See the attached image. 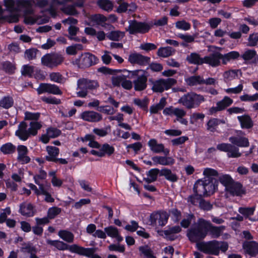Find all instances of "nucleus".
Wrapping results in <instances>:
<instances>
[{"label": "nucleus", "mask_w": 258, "mask_h": 258, "mask_svg": "<svg viewBox=\"0 0 258 258\" xmlns=\"http://www.w3.org/2000/svg\"><path fill=\"white\" fill-rule=\"evenodd\" d=\"M81 118L87 121L96 122L102 120V116L98 112L93 111H87L81 114Z\"/></svg>", "instance_id": "aec40b11"}, {"label": "nucleus", "mask_w": 258, "mask_h": 258, "mask_svg": "<svg viewBox=\"0 0 258 258\" xmlns=\"http://www.w3.org/2000/svg\"><path fill=\"white\" fill-rule=\"evenodd\" d=\"M34 72V67L29 65H24L21 71L23 76H31Z\"/></svg>", "instance_id": "774afa93"}, {"label": "nucleus", "mask_w": 258, "mask_h": 258, "mask_svg": "<svg viewBox=\"0 0 258 258\" xmlns=\"http://www.w3.org/2000/svg\"><path fill=\"white\" fill-rule=\"evenodd\" d=\"M152 160L154 165L160 164L167 166L172 165L174 163V160L171 157L156 156L153 157Z\"/></svg>", "instance_id": "b1692460"}, {"label": "nucleus", "mask_w": 258, "mask_h": 258, "mask_svg": "<svg viewBox=\"0 0 258 258\" xmlns=\"http://www.w3.org/2000/svg\"><path fill=\"white\" fill-rule=\"evenodd\" d=\"M166 104V98L164 97L162 98L158 103L153 105L150 107V112L151 114H156L158 112L159 110H161L164 108Z\"/></svg>", "instance_id": "f704fd0d"}, {"label": "nucleus", "mask_w": 258, "mask_h": 258, "mask_svg": "<svg viewBox=\"0 0 258 258\" xmlns=\"http://www.w3.org/2000/svg\"><path fill=\"white\" fill-rule=\"evenodd\" d=\"M211 225L212 224L210 222L201 218L198 220V225L197 226L200 229L206 230L207 233Z\"/></svg>", "instance_id": "4d7b16f0"}, {"label": "nucleus", "mask_w": 258, "mask_h": 258, "mask_svg": "<svg viewBox=\"0 0 258 258\" xmlns=\"http://www.w3.org/2000/svg\"><path fill=\"white\" fill-rule=\"evenodd\" d=\"M64 60V56L57 53H47L41 59V64L50 69L56 68L61 65Z\"/></svg>", "instance_id": "423d86ee"}, {"label": "nucleus", "mask_w": 258, "mask_h": 258, "mask_svg": "<svg viewBox=\"0 0 258 258\" xmlns=\"http://www.w3.org/2000/svg\"><path fill=\"white\" fill-rule=\"evenodd\" d=\"M186 60L191 64L202 65L203 64V58L200 56V55L196 52H192L188 55Z\"/></svg>", "instance_id": "bb28decb"}, {"label": "nucleus", "mask_w": 258, "mask_h": 258, "mask_svg": "<svg viewBox=\"0 0 258 258\" xmlns=\"http://www.w3.org/2000/svg\"><path fill=\"white\" fill-rule=\"evenodd\" d=\"M97 58L90 53H84L76 60V63L80 68H88L96 63Z\"/></svg>", "instance_id": "9b49d317"}, {"label": "nucleus", "mask_w": 258, "mask_h": 258, "mask_svg": "<svg viewBox=\"0 0 258 258\" xmlns=\"http://www.w3.org/2000/svg\"><path fill=\"white\" fill-rule=\"evenodd\" d=\"M176 82V80L173 78L160 79L153 82L152 89L155 92L162 93L170 89Z\"/></svg>", "instance_id": "6e6552de"}, {"label": "nucleus", "mask_w": 258, "mask_h": 258, "mask_svg": "<svg viewBox=\"0 0 258 258\" xmlns=\"http://www.w3.org/2000/svg\"><path fill=\"white\" fill-rule=\"evenodd\" d=\"M225 228L224 226L216 227L212 225L209 231L213 237L218 238L221 235L222 232L225 229Z\"/></svg>", "instance_id": "49530a36"}, {"label": "nucleus", "mask_w": 258, "mask_h": 258, "mask_svg": "<svg viewBox=\"0 0 258 258\" xmlns=\"http://www.w3.org/2000/svg\"><path fill=\"white\" fill-rule=\"evenodd\" d=\"M220 53L216 51L203 57V64L207 63L212 67L220 64Z\"/></svg>", "instance_id": "a211bd4d"}, {"label": "nucleus", "mask_w": 258, "mask_h": 258, "mask_svg": "<svg viewBox=\"0 0 258 258\" xmlns=\"http://www.w3.org/2000/svg\"><path fill=\"white\" fill-rule=\"evenodd\" d=\"M50 80L57 83L63 84L66 82V78L58 72H52L49 75Z\"/></svg>", "instance_id": "a19ab883"}, {"label": "nucleus", "mask_w": 258, "mask_h": 258, "mask_svg": "<svg viewBox=\"0 0 258 258\" xmlns=\"http://www.w3.org/2000/svg\"><path fill=\"white\" fill-rule=\"evenodd\" d=\"M14 1V0H5V5L7 8L8 10L10 12H15L18 11L21 9L23 8L21 6H19L18 4V2Z\"/></svg>", "instance_id": "473e14b6"}, {"label": "nucleus", "mask_w": 258, "mask_h": 258, "mask_svg": "<svg viewBox=\"0 0 258 258\" xmlns=\"http://www.w3.org/2000/svg\"><path fill=\"white\" fill-rule=\"evenodd\" d=\"M233 103V100L228 96H225L220 101L217 103V105L221 111L225 109L226 107L229 106Z\"/></svg>", "instance_id": "c03bdc74"}, {"label": "nucleus", "mask_w": 258, "mask_h": 258, "mask_svg": "<svg viewBox=\"0 0 258 258\" xmlns=\"http://www.w3.org/2000/svg\"><path fill=\"white\" fill-rule=\"evenodd\" d=\"M100 150L101 153L103 154V157L106 155L110 156L113 154L114 152V147L107 143L104 144L102 146H100Z\"/></svg>", "instance_id": "de8ad7c7"}, {"label": "nucleus", "mask_w": 258, "mask_h": 258, "mask_svg": "<svg viewBox=\"0 0 258 258\" xmlns=\"http://www.w3.org/2000/svg\"><path fill=\"white\" fill-rule=\"evenodd\" d=\"M243 248L251 256L255 255L258 253V243L255 241H245L243 243Z\"/></svg>", "instance_id": "393cba45"}, {"label": "nucleus", "mask_w": 258, "mask_h": 258, "mask_svg": "<svg viewBox=\"0 0 258 258\" xmlns=\"http://www.w3.org/2000/svg\"><path fill=\"white\" fill-rule=\"evenodd\" d=\"M160 176H163L165 178L172 182L177 180L178 177L175 174L173 173L170 169H163L160 171Z\"/></svg>", "instance_id": "58836bf2"}, {"label": "nucleus", "mask_w": 258, "mask_h": 258, "mask_svg": "<svg viewBox=\"0 0 258 258\" xmlns=\"http://www.w3.org/2000/svg\"><path fill=\"white\" fill-rule=\"evenodd\" d=\"M15 134L23 141L27 140L30 136L29 129H27V124L25 121L20 122Z\"/></svg>", "instance_id": "412c9836"}, {"label": "nucleus", "mask_w": 258, "mask_h": 258, "mask_svg": "<svg viewBox=\"0 0 258 258\" xmlns=\"http://www.w3.org/2000/svg\"><path fill=\"white\" fill-rule=\"evenodd\" d=\"M73 1L74 0H62L61 2H57V4L61 5L67 3L73 2ZM85 1V0H78V1L74 3L73 5L65 7L63 8L61 10L66 14L73 16L77 15L78 13L75 9V7H83Z\"/></svg>", "instance_id": "9d476101"}, {"label": "nucleus", "mask_w": 258, "mask_h": 258, "mask_svg": "<svg viewBox=\"0 0 258 258\" xmlns=\"http://www.w3.org/2000/svg\"><path fill=\"white\" fill-rule=\"evenodd\" d=\"M238 72L241 75H242V73L239 70H231L225 72L223 74L224 81L227 82L235 79L238 76Z\"/></svg>", "instance_id": "c9c22d12"}, {"label": "nucleus", "mask_w": 258, "mask_h": 258, "mask_svg": "<svg viewBox=\"0 0 258 258\" xmlns=\"http://www.w3.org/2000/svg\"><path fill=\"white\" fill-rule=\"evenodd\" d=\"M158 174H160V171L158 169H152L147 172V177L144 178V180L147 183L154 182L156 180Z\"/></svg>", "instance_id": "2f4dec72"}, {"label": "nucleus", "mask_w": 258, "mask_h": 258, "mask_svg": "<svg viewBox=\"0 0 258 258\" xmlns=\"http://www.w3.org/2000/svg\"><path fill=\"white\" fill-rule=\"evenodd\" d=\"M175 50L171 47H161L157 51V55L160 57H167L172 55Z\"/></svg>", "instance_id": "e433bc0d"}, {"label": "nucleus", "mask_w": 258, "mask_h": 258, "mask_svg": "<svg viewBox=\"0 0 258 258\" xmlns=\"http://www.w3.org/2000/svg\"><path fill=\"white\" fill-rule=\"evenodd\" d=\"M139 250L144 254V258H156L154 255L153 251L147 245L140 247Z\"/></svg>", "instance_id": "6e6d98bb"}, {"label": "nucleus", "mask_w": 258, "mask_h": 258, "mask_svg": "<svg viewBox=\"0 0 258 258\" xmlns=\"http://www.w3.org/2000/svg\"><path fill=\"white\" fill-rule=\"evenodd\" d=\"M204 183L207 197L213 194L216 189V180L213 177L204 178Z\"/></svg>", "instance_id": "5701e85b"}, {"label": "nucleus", "mask_w": 258, "mask_h": 258, "mask_svg": "<svg viewBox=\"0 0 258 258\" xmlns=\"http://www.w3.org/2000/svg\"><path fill=\"white\" fill-rule=\"evenodd\" d=\"M99 87V84L97 80L81 78L77 81V95L79 97L85 98L88 94V90H96Z\"/></svg>", "instance_id": "20e7f679"}, {"label": "nucleus", "mask_w": 258, "mask_h": 258, "mask_svg": "<svg viewBox=\"0 0 258 258\" xmlns=\"http://www.w3.org/2000/svg\"><path fill=\"white\" fill-rule=\"evenodd\" d=\"M187 85L194 86L202 85V77L200 76H192L185 79Z\"/></svg>", "instance_id": "72a5a7b5"}, {"label": "nucleus", "mask_w": 258, "mask_h": 258, "mask_svg": "<svg viewBox=\"0 0 258 258\" xmlns=\"http://www.w3.org/2000/svg\"><path fill=\"white\" fill-rule=\"evenodd\" d=\"M132 76L137 77L133 81L135 90L138 91L145 90L147 86V73L142 70H136L132 72Z\"/></svg>", "instance_id": "0eeeda50"}, {"label": "nucleus", "mask_w": 258, "mask_h": 258, "mask_svg": "<svg viewBox=\"0 0 258 258\" xmlns=\"http://www.w3.org/2000/svg\"><path fill=\"white\" fill-rule=\"evenodd\" d=\"M42 127L41 124L37 121H31L30 123L29 131L30 136H35L37 134L38 130H40Z\"/></svg>", "instance_id": "09e8293b"}, {"label": "nucleus", "mask_w": 258, "mask_h": 258, "mask_svg": "<svg viewBox=\"0 0 258 258\" xmlns=\"http://www.w3.org/2000/svg\"><path fill=\"white\" fill-rule=\"evenodd\" d=\"M255 207H240L238 209V212L246 218L253 214Z\"/></svg>", "instance_id": "5fc2aeb1"}, {"label": "nucleus", "mask_w": 258, "mask_h": 258, "mask_svg": "<svg viewBox=\"0 0 258 258\" xmlns=\"http://www.w3.org/2000/svg\"><path fill=\"white\" fill-rule=\"evenodd\" d=\"M225 190L230 195L237 197H241L246 193L245 188L240 182L236 181H234Z\"/></svg>", "instance_id": "dca6fc26"}, {"label": "nucleus", "mask_w": 258, "mask_h": 258, "mask_svg": "<svg viewBox=\"0 0 258 258\" xmlns=\"http://www.w3.org/2000/svg\"><path fill=\"white\" fill-rule=\"evenodd\" d=\"M199 207L204 211H209L213 208V205L209 201H207L204 199L200 201Z\"/></svg>", "instance_id": "338daca9"}, {"label": "nucleus", "mask_w": 258, "mask_h": 258, "mask_svg": "<svg viewBox=\"0 0 258 258\" xmlns=\"http://www.w3.org/2000/svg\"><path fill=\"white\" fill-rule=\"evenodd\" d=\"M91 20L96 22L97 24H101L104 23L107 20V18L101 14H95L91 16Z\"/></svg>", "instance_id": "0e129e2a"}, {"label": "nucleus", "mask_w": 258, "mask_h": 258, "mask_svg": "<svg viewBox=\"0 0 258 258\" xmlns=\"http://www.w3.org/2000/svg\"><path fill=\"white\" fill-rule=\"evenodd\" d=\"M46 150L48 155L46 156V159L48 161H55L59 152V149L55 147L47 146Z\"/></svg>", "instance_id": "cd10ccee"}, {"label": "nucleus", "mask_w": 258, "mask_h": 258, "mask_svg": "<svg viewBox=\"0 0 258 258\" xmlns=\"http://www.w3.org/2000/svg\"><path fill=\"white\" fill-rule=\"evenodd\" d=\"M128 75H123L122 82L121 86L127 90H130L133 87V83L131 81L128 80L126 79L132 78V77L130 76V73L126 72Z\"/></svg>", "instance_id": "13d9d810"}, {"label": "nucleus", "mask_w": 258, "mask_h": 258, "mask_svg": "<svg viewBox=\"0 0 258 258\" xmlns=\"http://www.w3.org/2000/svg\"><path fill=\"white\" fill-rule=\"evenodd\" d=\"M47 243L50 245L54 246L58 249L61 250H69V245L60 241L48 240Z\"/></svg>", "instance_id": "603ef678"}, {"label": "nucleus", "mask_w": 258, "mask_h": 258, "mask_svg": "<svg viewBox=\"0 0 258 258\" xmlns=\"http://www.w3.org/2000/svg\"><path fill=\"white\" fill-rule=\"evenodd\" d=\"M178 37L183 40L184 42H182L181 45L184 47H186L187 45L186 43H191L195 41L196 37V35H190L188 34H179Z\"/></svg>", "instance_id": "8fccbe9b"}, {"label": "nucleus", "mask_w": 258, "mask_h": 258, "mask_svg": "<svg viewBox=\"0 0 258 258\" xmlns=\"http://www.w3.org/2000/svg\"><path fill=\"white\" fill-rule=\"evenodd\" d=\"M124 35L125 33L124 32L117 30L111 31L107 34L106 36L111 40L119 41L124 36Z\"/></svg>", "instance_id": "ea45409f"}, {"label": "nucleus", "mask_w": 258, "mask_h": 258, "mask_svg": "<svg viewBox=\"0 0 258 258\" xmlns=\"http://www.w3.org/2000/svg\"><path fill=\"white\" fill-rule=\"evenodd\" d=\"M37 91L39 94L44 92L55 95L62 94L61 91L57 86L48 83H41L37 89Z\"/></svg>", "instance_id": "4468645a"}, {"label": "nucleus", "mask_w": 258, "mask_h": 258, "mask_svg": "<svg viewBox=\"0 0 258 258\" xmlns=\"http://www.w3.org/2000/svg\"><path fill=\"white\" fill-rule=\"evenodd\" d=\"M58 235L64 241L68 242H73L74 240V234L66 230H61L58 232Z\"/></svg>", "instance_id": "a18cd8bd"}, {"label": "nucleus", "mask_w": 258, "mask_h": 258, "mask_svg": "<svg viewBox=\"0 0 258 258\" xmlns=\"http://www.w3.org/2000/svg\"><path fill=\"white\" fill-rule=\"evenodd\" d=\"M202 197L195 194L194 195H191L187 198V202L193 205L200 204V201L202 199Z\"/></svg>", "instance_id": "69168bd1"}, {"label": "nucleus", "mask_w": 258, "mask_h": 258, "mask_svg": "<svg viewBox=\"0 0 258 258\" xmlns=\"http://www.w3.org/2000/svg\"><path fill=\"white\" fill-rule=\"evenodd\" d=\"M207 235L206 230L198 228L197 226L191 228L188 231L187 236L190 241L200 242Z\"/></svg>", "instance_id": "ddd939ff"}, {"label": "nucleus", "mask_w": 258, "mask_h": 258, "mask_svg": "<svg viewBox=\"0 0 258 258\" xmlns=\"http://www.w3.org/2000/svg\"><path fill=\"white\" fill-rule=\"evenodd\" d=\"M225 121L224 120H221L218 118H212L210 119L207 123V130L211 132L216 131L217 127L221 123L224 124Z\"/></svg>", "instance_id": "c756f323"}, {"label": "nucleus", "mask_w": 258, "mask_h": 258, "mask_svg": "<svg viewBox=\"0 0 258 258\" xmlns=\"http://www.w3.org/2000/svg\"><path fill=\"white\" fill-rule=\"evenodd\" d=\"M83 49V46L82 44H76L67 47L66 52L69 55H76L78 51L82 50Z\"/></svg>", "instance_id": "3c124183"}, {"label": "nucleus", "mask_w": 258, "mask_h": 258, "mask_svg": "<svg viewBox=\"0 0 258 258\" xmlns=\"http://www.w3.org/2000/svg\"><path fill=\"white\" fill-rule=\"evenodd\" d=\"M149 102V100L147 98H144L143 99H140L139 98H135L134 100V103L139 106L140 107L146 109H147V105Z\"/></svg>", "instance_id": "680f3d73"}, {"label": "nucleus", "mask_w": 258, "mask_h": 258, "mask_svg": "<svg viewBox=\"0 0 258 258\" xmlns=\"http://www.w3.org/2000/svg\"><path fill=\"white\" fill-rule=\"evenodd\" d=\"M17 151L18 153L17 160L19 162L22 164H26L30 162V158L27 156L28 151L26 146L23 145L18 146Z\"/></svg>", "instance_id": "4be33fe9"}, {"label": "nucleus", "mask_w": 258, "mask_h": 258, "mask_svg": "<svg viewBox=\"0 0 258 258\" xmlns=\"http://www.w3.org/2000/svg\"><path fill=\"white\" fill-rule=\"evenodd\" d=\"M69 250L73 253H75L79 255L90 257L91 254L96 251V248H85L79 246L78 244H74L69 245Z\"/></svg>", "instance_id": "2eb2a0df"}, {"label": "nucleus", "mask_w": 258, "mask_h": 258, "mask_svg": "<svg viewBox=\"0 0 258 258\" xmlns=\"http://www.w3.org/2000/svg\"><path fill=\"white\" fill-rule=\"evenodd\" d=\"M197 247L199 250L205 253L218 255L220 250L224 252L227 250L228 244L225 241L212 240L209 242H198Z\"/></svg>", "instance_id": "f03ea898"}, {"label": "nucleus", "mask_w": 258, "mask_h": 258, "mask_svg": "<svg viewBox=\"0 0 258 258\" xmlns=\"http://www.w3.org/2000/svg\"><path fill=\"white\" fill-rule=\"evenodd\" d=\"M20 212L22 215L26 217H32L34 214L33 207L30 203L22 204L20 206Z\"/></svg>", "instance_id": "a878e982"}, {"label": "nucleus", "mask_w": 258, "mask_h": 258, "mask_svg": "<svg viewBox=\"0 0 258 258\" xmlns=\"http://www.w3.org/2000/svg\"><path fill=\"white\" fill-rule=\"evenodd\" d=\"M148 145L149 146L150 150L156 153H159L163 152L164 154L167 156L169 154V150L165 149L164 146L162 144H158L155 139L150 140Z\"/></svg>", "instance_id": "6ab92c4d"}, {"label": "nucleus", "mask_w": 258, "mask_h": 258, "mask_svg": "<svg viewBox=\"0 0 258 258\" xmlns=\"http://www.w3.org/2000/svg\"><path fill=\"white\" fill-rule=\"evenodd\" d=\"M61 211V210L60 208L56 207H53L52 208H50L48 209V212H47V216L49 219H53L55 218L57 215L59 214Z\"/></svg>", "instance_id": "bf43d9fd"}, {"label": "nucleus", "mask_w": 258, "mask_h": 258, "mask_svg": "<svg viewBox=\"0 0 258 258\" xmlns=\"http://www.w3.org/2000/svg\"><path fill=\"white\" fill-rule=\"evenodd\" d=\"M258 42V33H254L249 35L248 39V44L249 46H255Z\"/></svg>", "instance_id": "e2e57ef3"}, {"label": "nucleus", "mask_w": 258, "mask_h": 258, "mask_svg": "<svg viewBox=\"0 0 258 258\" xmlns=\"http://www.w3.org/2000/svg\"><path fill=\"white\" fill-rule=\"evenodd\" d=\"M220 182L225 187V190L235 181L228 174H224L219 177Z\"/></svg>", "instance_id": "37998d69"}, {"label": "nucleus", "mask_w": 258, "mask_h": 258, "mask_svg": "<svg viewBox=\"0 0 258 258\" xmlns=\"http://www.w3.org/2000/svg\"><path fill=\"white\" fill-rule=\"evenodd\" d=\"M205 101L204 96L194 92L188 93L183 95L178 100V103L185 106L187 109L199 107L201 103Z\"/></svg>", "instance_id": "7ed1b4c3"}, {"label": "nucleus", "mask_w": 258, "mask_h": 258, "mask_svg": "<svg viewBox=\"0 0 258 258\" xmlns=\"http://www.w3.org/2000/svg\"><path fill=\"white\" fill-rule=\"evenodd\" d=\"M150 58L140 53H133L129 55L128 61L131 64H138L140 66H145L149 63Z\"/></svg>", "instance_id": "f3484780"}, {"label": "nucleus", "mask_w": 258, "mask_h": 258, "mask_svg": "<svg viewBox=\"0 0 258 258\" xmlns=\"http://www.w3.org/2000/svg\"><path fill=\"white\" fill-rule=\"evenodd\" d=\"M104 231L108 236L114 238L117 236L118 230L117 228L110 226L104 228Z\"/></svg>", "instance_id": "052dcab7"}, {"label": "nucleus", "mask_w": 258, "mask_h": 258, "mask_svg": "<svg viewBox=\"0 0 258 258\" xmlns=\"http://www.w3.org/2000/svg\"><path fill=\"white\" fill-rule=\"evenodd\" d=\"M169 216L165 212H160L153 213L150 215V222L152 226L157 224L160 226H164L167 222Z\"/></svg>", "instance_id": "f8f14e48"}, {"label": "nucleus", "mask_w": 258, "mask_h": 258, "mask_svg": "<svg viewBox=\"0 0 258 258\" xmlns=\"http://www.w3.org/2000/svg\"><path fill=\"white\" fill-rule=\"evenodd\" d=\"M14 100L11 96H6L0 100V107L5 109H9L13 106Z\"/></svg>", "instance_id": "79ce46f5"}, {"label": "nucleus", "mask_w": 258, "mask_h": 258, "mask_svg": "<svg viewBox=\"0 0 258 258\" xmlns=\"http://www.w3.org/2000/svg\"><path fill=\"white\" fill-rule=\"evenodd\" d=\"M97 4L100 8L107 12L111 11L113 8V4L110 0H98Z\"/></svg>", "instance_id": "4c0bfd02"}, {"label": "nucleus", "mask_w": 258, "mask_h": 258, "mask_svg": "<svg viewBox=\"0 0 258 258\" xmlns=\"http://www.w3.org/2000/svg\"><path fill=\"white\" fill-rule=\"evenodd\" d=\"M242 128H250L253 126V122L250 117L248 115L238 116Z\"/></svg>", "instance_id": "7c9ffc66"}, {"label": "nucleus", "mask_w": 258, "mask_h": 258, "mask_svg": "<svg viewBox=\"0 0 258 258\" xmlns=\"http://www.w3.org/2000/svg\"><path fill=\"white\" fill-rule=\"evenodd\" d=\"M19 6L25 9L23 14L24 22L27 25H33L36 23L39 18L34 14L31 2L29 0H19L18 2Z\"/></svg>", "instance_id": "39448f33"}, {"label": "nucleus", "mask_w": 258, "mask_h": 258, "mask_svg": "<svg viewBox=\"0 0 258 258\" xmlns=\"http://www.w3.org/2000/svg\"><path fill=\"white\" fill-rule=\"evenodd\" d=\"M129 26L126 28V31L131 34L137 33H145L149 30V25L145 23L139 22L136 20H130L128 21Z\"/></svg>", "instance_id": "1a4fd4ad"}, {"label": "nucleus", "mask_w": 258, "mask_h": 258, "mask_svg": "<svg viewBox=\"0 0 258 258\" xmlns=\"http://www.w3.org/2000/svg\"><path fill=\"white\" fill-rule=\"evenodd\" d=\"M193 189L195 194L202 196V197H207L203 180H198L195 184Z\"/></svg>", "instance_id": "c85d7f7f"}, {"label": "nucleus", "mask_w": 258, "mask_h": 258, "mask_svg": "<svg viewBox=\"0 0 258 258\" xmlns=\"http://www.w3.org/2000/svg\"><path fill=\"white\" fill-rule=\"evenodd\" d=\"M0 150L5 154H10L15 152L16 147L12 143H8L3 145Z\"/></svg>", "instance_id": "864d4df0"}, {"label": "nucleus", "mask_w": 258, "mask_h": 258, "mask_svg": "<svg viewBox=\"0 0 258 258\" xmlns=\"http://www.w3.org/2000/svg\"><path fill=\"white\" fill-rule=\"evenodd\" d=\"M231 144L221 143L217 145V150L227 153L229 158H239L241 156L239 149L240 147H247L249 145L248 139L244 137H231L229 139Z\"/></svg>", "instance_id": "f257e3e1"}]
</instances>
